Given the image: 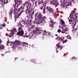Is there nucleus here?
<instances>
[{
	"label": "nucleus",
	"mask_w": 78,
	"mask_h": 78,
	"mask_svg": "<svg viewBox=\"0 0 78 78\" xmlns=\"http://www.w3.org/2000/svg\"><path fill=\"white\" fill-rule=\"evenodd\" d=\"M46 1H48L49 0H46Z\"/></svg>",
	"instance_id": "obj_52"
},
{
	"label": "nucleus",
	"mask_w": 78,
	"mask_h": 78,
	"mask_svg": "<svg viewBox=\"0 0 78 78\" xmlns=\"http://www.w3.org/2000/svg\"><path fill=\"white\" fill-rule=\"evenodd\" d=\"M19 45V44L18 41L15 42V43L13 44V46L15 48H17V47Z\"/></svg>",
	"instance_id": "obj_12"
},
{
	"label": "nucleus",
	"mask_w": 78,
	"mask_h": 78,
	"mask_svg": "<svg viewBox=\"0 0 78 78\" xmlns=\"http://www.w3.org/2000/svg\"><path fill=\"white\" fill-rule=\"evenodd\" d=\"M19 4H18L17 5V6H16V7L17 8H18V7H19Z\"/></svg>",
	"instance_id": "obj_43"
},
{
	"label": "nucleus",
	"mask_w": 78,
	"mask_h": 78,
	"mask_svg": "<svg viewBox=\"0 0 78 78\" xmlns=\"http://www.w3.org/2000/svg\"><path fill=\"white\" fill-rule=\"evenodd\" d=\"M6 26V24L5 23H4L3 24H0V27H5Z\"/></svg>",
	"instance_id": "obj_26"
},
{
	"label": "nucleus",
	"mask_w": 78,
	"mask_h": 78,
	"mask_svg": "<svg viewBox=\"0 0 78 78\" xmlns=\"http://www.w3.org/2000/svg\"><path fill=\"white\" fill-rule=\"evenodd\" d=\"M30 0L31 1V2H32L33 3L34 2V1H35V0Z\"/></svg>",
	"instance_id": "obj_41"
},
{
	"label": "nucleus",
	"mask_w": 78,
	"mask_h": 78,
	"mask_svg": "<svg viewBox=\"0 0 78 78\" xmlns=\"http://www.w3.org/2000/svg\"><path fill=\"white\" fill-rule=\"evenodd\" d=\"M7 44H8L9 43H10L9 42V40H8V41H7Z\"/></svg>",
	"instance_id": "obj_42"
},
{
	"label": "nucleus",
	"mask_w": 78,
	"mask_h": 78,
	"mask_svg": "<svg viewBox=\"0 0 78 78\" xmlns=\"http://www.w3.org/2000/svg\"><path fill=\"white\" fill-rule=\"evenodd\" d=\"M55 36H58V35H57V34H55Z\"/></svg>",
	"instance_id": "obj_51"
},
{
	"label": "nucleus",
	"mask_w": 78,
	"mask_h": 78,
	"mask_svg": "<svg viewBox=\"0 0 78 78\" xmlns=\"http://www.w3.org/2000/svg\"><path fill=\"white\" fill-rule=\"evenodd\" d=\"M17 9H16V7H14V12H16L17 11Z\"/></svg>",
	"instance_id": "obj_30"
},
{
	"label": "nucleus",
	"mask_w": 78,
	"mask_h": 78,
	"mask_svg": "<svg viewBox=\"0 0 78 78\" xmlns=\"http://www.w3.org/2000/svg\"><path fill=\"white\" fill-rule=\"evenodd\" d=\"M16 31V29L14 28V29L10 31L11 33L10 34V35H9V37H12L14 34V33H15Z\"/></svg>",
	"instance_id": "obj_8"
},
{
	"label": "nucleus",
	"mask_w": 78,
	"mask_h": 78,
	"mask_svg": "<svg viewBox=\"0 0 78 78\" xmlns=\"http://www.w3.org/2000/svg\"><path fill=\"white\" fill-rule=\"evenodd\" d=\"M61 42H58V44H60Z\"/></svg>",
	"instance_id": "obj_54"
},
{
	"label": "nucleus",
	"mask_w": 78,
	"mask_h": 78,
	"mask_svg": "<svg viewBox=\"0 0 78 78\" xmlns=\"http://www.w3.org/2000/svg\"><path fill=\"white\" fill-rule=\"evenodd\" d=\"M22 2V1H20V0H17V3H19V2H20V3H22V2Z\"/></svg>",
	"instance_id": "obj_33"
},
{
	"label": "nucleus",
	"mask_w": 78,
	"mask_h": 78,
	"mask_svg": "<svg viewBox=\"0 0 78 78\" xmlns=\"http://www.w3.org/2000/svg\"><path fill=\"white\" fill-rule=\"evenodd\" d=\"M56 46L57 47V48H56V49H57V48H60V47H61V45H58V44H57L56 45Z\"/></svg>",
	"instance_id": "obj_27"
},
{
	"label": "nucleus",
	"mask_w": 78,
	"mask_h": 78,
	"mask_svg": "<svg viewBox=\"0 0 78 78\" xmlns=\"http://www.w3.org/2000/svg\"><path fill=\"white\" fill-rule=\"evenodd\" d=\"M31 28H33V27H31Z\"/></svg>",
	"instance_id": "obj_55"
},
{
	"label": "nucleus",
	"mask_w": 78,
	"mask_h": 78,
	"mask_svg": "<svg viewBox=\"0 0 78 78\" xmlns=\"http://www.w3.org/2000/svg\"><path fill=\"white\" fill-rule=\"evenodd\" d=\"M60 23L62 25H65V22L64 21L62 20V19H60Z\"/></svg>",
	"instance_id": "obj_17"
},
{
	"label": "nucleus",
	"mask_w": 78,
	"mask_h": 78,
	"mask_svg": "<svg viewBox=\"0 0 78 78\" xmlns=\"http://www.w3.org/2000/svg\"><path fill=\"white\" fill-rule=\"evenodd\" d=\"M0 29H1V30H2V29H3V28L2 27H0Z\"/></svg>",
	"instance_id": "obj_49"
},
{
	"label": "nucleus",
	"mask_w": 78,
	"mask_h": 78,
	"mask_svg": "<svg viewBox=\"0 0 78 78\" xmlns=\"http://www.w3.org/2000/svg\"><path fill=\"white\" fill-rule=\"evenodd\" d=\"M61 48H60V50H61L62 49V48H62V46H60V47Z\"/></svg>",
	"instance_id": "obj_40"
},
{
	"label": "nucleus",
	"mask_w": 78,
	"mask_h": 78,
	"mask_svg": "<svg viewBox=\"0 0 78 78\" xmlns=\"http://www.w3.org/2000/svg\"><path fill=\"white\" fill-rule=\"evenodd\" d=\"M35 17H37V19L38 20V24H41L42 23H44L45 22V20L47 19V17L41 14V13H37V14L35 15Z\"/></svg>",
	"instance_id": "obj_1"
},
{
	"label": "nucleus",
	"mask_w": 78,
	"mask_h": 78,
	"mask_svg": "<svg viewBox=\"0 0 78 78\" xmlns=\"http://www.w3.org/2000/svg\"><path fill=\"white\" fill-rule=\"evenodd\" d=\"M75 11L74 10H73L71 12V13H70V14L72 18H73V23L74 24L72 27L73 30L74 29V28H75V26H76V22H77V21H76V20H77V18H78V17H77V16H76V14L75 13Z\"/></svg>",
	"instance_id": "obj_2"
},
{
	"label": "nucleus",
	"mask_w": 78,
	"mask_h": 78,
	"mask_svg": "<svg viewBox=\"0 0 78 78\" xmlns=\"http://www.w3.org/2000/svg\"><path fill=\"white\" fill-rule=\"evenodd\" d=\"M23 6H25V5H26V10H25V13L28 14V13L30 14L31 12V10L30 9H31V3H29L27 2H25L23 4Z\"/></svg>",
	"instance_id": "obj_4"
},
{
	"label": "nucleus",
	"mask_w": 78,
	"mask_h": 78,
	"mask_svg": "<svg viewBox=\"0 0 78 78\" xmlns=\"http://www.w3.org/2000/svg\"><path fill=\"white\" fill-rule=\"evenodd\" d=\"M55 23L53 22V21H51V22L50 24L49 25V27H51V28H53V27H54V25L55 24Z\"/></svg>",
	"instance_id": "obj_18"
},
{
	"label": "nucleus",
	"mask_w": 78,
	"mask_h": 78,
	"mask_svg": "<svg viewBox=\"0 0 78 78\" xmlns=\"http://www.w3.org/2000/svg\"><path fill=\"white\" fill-rule=\"evenodd\" d=\"M44 2L43 1V0H41L40 1L39 0V2H38V5H39L40 4H42V5H44Z\"/></svg>",
	"instance_id": "obj_19"
},
{
	"label": "nucleus",
	"mask_w": 78,
	"mask_h": 78,
	"mask_svg": "<svg viewBox=\"0 0 78 78\" xmlns=\"http://www.w3.org/2000/svg\"><path fill=\"white\" fill-rule=\"evenodd\" d=\"M67 39H70V40H71V37H70V36L68 35L67 36Z\"/></svg>",
	"instance_id": "obj_28"
},
{
	"label": "nucleus",
	"mask_w": 78,
	"mask_h": 78,
	"mask_svg": "<svg viewBox=\"0 0 78 78\" xmlns=\"http://www.w3.org/2000/svg\"><path fill=\"white\" fill-rule=\"evenodd\" d=\"M30 13H28V15H27V16H26L27 17H28V18H29V19H30V16H31V15H30Z\"/></svg>",
	"instance_id": "obj_29"
},
{
	"label": "nucleus",
	"mask_w": 78,
	"mask_h": 78,
	"mask_svg": "<svg viewBox=\"0 0 78 78\" xmlns=\"http://www.w3.org/2000/svg\"><path fill=\"white\" fill-rule=\"evenodd\" d=\"M46 9L49 11L50 13H54V9L51 8V7L47 6L46 7Z\"/></svg>",
	"instance_id": "obj_7"
},
{
	"label": "nucleus",
	"mask_w": 78,
	"mask_h": 78,
	"mask_svg": "<svg viewBox=\"0 0 78 78\" xmlns=\"http://www.w3.org/2000/svg\"><path fill=\"white\" fill-rule=\"evenodd\" d=\"M77 1H78V0H77Z\"/></svg>",
	"instance_id": "obj_56"
},
{
	"label": "nucleus",
	"mask_w": 78,
	"mask_h": 78,
	"mask_svg": "<svg viewBox=\"0 0 78 78\" xmlns=\"http://www.w3.org/2000/svg\"><path fill=\"white\" fill-rule=\"evenodd\" d=\"M17 0H15V2H17Z\"/></svg>",
	"instance_id": "obj_50"
},
{
	"label": "nucleus",
	"mask_w": 78,
	"mask_h": 78,
	"mask_svg": "<svg viewBox=\"0 0 78 78\" xmlns=\"http://www.w3.org/2000/svg\"><path fill=\"white\" fill-rule=\"evenodd\" d=\"M67 42V40H65L63 42V44H64V43H66Z\"/></svg>",
	"instance_id": "obj_36"
},
{
	"label": "nucleus",
	"mask_w": 78,
	"mask_h": 78,
	"mask_svg": "<svg viewBox=\"0 0 78 78\" xmlns=\"http://www.w3.org/2000/svg\"><path fill=\"white\" fill-rule=\"evenodd\" d=\"M44 32L47 36H51V34H50V32H48L46 31V30H44Z\"/></svg>",
	"instance_id": "obj_21"
},
{
	"label": "nucleus",
	"mask_w": 78,
	"mask_h": 78,
	"mask_svg": "<svg viewBox=\"0 0 78 78\" xmlns=\"http://www.w3.org/2000/svg\"><path fill=\"white\" fill-rule=\"evenodd\" d=\"M24 9H25V8L24 7H23L22 8V10H21V12H20L17 15H17H15V16H14V17L15 19H17V18H19V16H20V14L22 12H23L24 11Z\"/></svg>",
	"instance_id": "obj_9"
},
{
	"label": "nucleus",
	"mask_w": 78,
	"mask_h": 78,
	"mask_svg": "<svg viewBox=\"0 0 78 78\" xmlns=\"http://www.w3.org/2000/svg\"><path fill=\"white\" fill-rule=\"evenodd\" d=\"M12 13H11L10 14H9V19H12Z\"/></svg>",
	"instance_id": "obj_31"
},
{
	"label": "nucleus",
	"mask_w": 78,
	"mask_h": 78,
	"mask_svg": "<svg viewBox=\"0 0 78 78\" xmlns=\"http://www.w3.org/2000/svg\"><path fill=\"white\" fill-rule=\"evenodd\" d=\"M18 27H19L18 29V31L17 32L16 34L17 36H23L24 34V31L23 30V29L22 28V26L20 24V22H19L18 24Z\"/></svg>",
	"instance_id": "obj_3"
},
{
	"label": "nucleus",
	"mask_w": 78,
	"mask_h": 78,
	"mask_svg": "<svg viewBox=\"0 0 78 78\" xmlns=\"http://www.w3.org/2000/svg\"><path fill=\"white\" fill-rule=\"evenodd\" d=\"M15 4H14V8H16L17 5L18 4V3H17V1H15Z\"/></svg>",
	"instance_id": "obj_24"
},
{
	"label": "nucleus",
	"mask_w": 78,
	"mask_h": 78,
	"mask_svg": "<svg viewBox=\"0 0 78 78\" xmlns=\"http://www.w3.org/2000/svg\"><path fill=\"white\" fill-rule=\"evenodd\" d=\"M3 4H6L8 3V0H2Z\"/></svg>",
	"instance_id": "obj_22"
},
{
	"label": "nucleus",
	"mask_w": 78,
	"mask_h": 78,
	"mask_svg": "<svg viewBox=\"0 0 78 78\" xmlns=\"http://www.w3.org/2000/svg\"><path fill=\"white\" fill-rule=\"evenodd\" d=\"M2 0H0V4L2 5Z\"/></svg>",
	"instance_id": "obj_34"
},
{
	"label": "nucleus",
	"mask_w": 78,
	"mask_h": 78,
	"mask_svg": "<svg viewBox=\"0 0 78 78\" xmlns=\"http://www.w3.org/2000/svg\"><path fill=\"white\" fill-rule=\"evenodd\" d=\"M22 47H23V48H25L26 47L28 46V44L27 43L23 42L22 44Z\"/></svg>",
	"instance_id": "obj_13"
},
{
	"label": "nucleus",
	"mask_w": 78,
	"mask_h": 78,
	"mask_svg": "<svg viewBox=\"0 0 78 78\" xmlns=\"http://www.w3.org/2000/svg\"><path fill=\"white\" fill-rule=\"evenodd\" d=\"M17 59V58H15V61H16V59Z\"/></svg>",
	"instance_id": "obj_46"
},
{
	"label": "nucleus",
	"mask_w": 78,
	"mask_h": 78,
	"mask_svg": "<svg viewBox=\"0 0 78 78\" xmlns=\"http://www.w3.org/2000/svg\"><path fill=\"white\" fill-rule=\"evenodd\" d=\"M2 40H0V45H1V42H2ZM4 46H0V51H3V50L4 49Z\"/></svg>",
	"instance_id": "obj_16"
},
{
	"label": "nucleus",
	"mask_w": 78,
	"mask_h": 78,
	"mask_svg": "<svg viewBox=\"0 0 78 78\" xmlns=\"http://www.w3.org/2000/svg\"><path fill=\"white\" fill-rule=\"evenodd\" d=\"M51 4H52L54 5H55V6L56 7L58 5H59V2H58L57 0H52V1L50 2Z\"/></svg>",
	"instance_id": "obj_6"
},
{
	"label": "nucleus",
	"mask_w": 78,
	"mask_h": 78,
	"mask_svg": "<svg viewBox=\"0 0 78 78\" xmlns=\"http://www.w3.org/2000/svg\"><path fill=\"white\" fill-rule=\"evenodd\" d=\"M37 22V21L36 22V21L35 20V21H34L33 22V23H34H34H37V22Z\"/></svg>",
	"instance_id": "obj_38"
},
{
	"label": "nucleus",
	"mask_w": 78,
	"mask_h": 78,
	"mask_svg": "<svg viewBox=\"0 0 78 78\" xmlns=\"http://www.w3.org/2000/svg\"><path fill=\"white\" fill-rule=\"evenodd\" d=\"M66 31H67V29L64 28L62 29L61 32L62 33H65Z\"/></svg>",
	"instance_id": "obj_20"
},
{
	"label": "nucleus",
	"mask_w": 78,
	"mask_h": 78,
	"mask_svg": "<svg viewBox=\"0 0 78 78\" xmlns=\"http://www.w3.org/2000/svg\"><path fill=\"white\" fill-rule=\"evenodd\" d=\"M69 18H69V17H68V19L69 20V22L70 23H71L73 22V18H72V17L71 14H70L69 15Z\"/></svg>",
	"instance_id": "obj_14"
},
{
	"label": "nucleus",
	"mask_w": 78,
	"mask_h": 78,
	"mask_svg": "<svg viewBox=\"0 0 78 78\" xmlns=\"http://www.w3.org/2000/svg\"><path fill=\"white\" fill-rule=\"evenodd\" d=\"M22 5L18 9V12H19V11H21L22 9Z\"/></svg>",
	"instance_id": "obj_23"
},
{
	"label": "nucleus",
	"mask_w": 78,
	"mask_h": 78,
	"mask_svg": "<svg viewBox=\"0 0 78 78\" xmlns=\"http://www.w3.org/2000/svg\"><path fill=\"white\" fill-rule=\"evenodd\" d=\"M72 59H76V58L75 57H73V58H72Z\"/></svg>",
	"instance_id": "obj_37"
},
{
	"label": "nucleus",
	"mask_w": 78,
	"mask_h": 78,
	"mask_svg": "<svg viewBox=\"0 0 78 78\" xmlns=\"http://www.w3.org/2000/svg\"><path fill=\"white\" fill-rule=\"evenodd\" d=\"M56 39L57 40H58H58H59V41H60V40L62 41V38H61V37H59L58 36L56 38Z\"/></svg>",
	"instance_id": "obj_25"
},
{
	"label": "nucleus",
	"mask_w": 78,
	"mask_h": 78,
	"mask_svg": "<svg viewBox=\"0 0 78 78\" xmlns=\"http://www.w3.org/2000/svg\"><path fill=\"white\" fill-rule=\"evenodd\" d=\"M8 43H7V44H6L7 45H8Z\"/></svg>",
	"instance_id": "obj_53"
},
{
	"label": "nucleus",
	"mask_w": 78,
	"mask_h": 78,
	"mask_svg": "<svg viewBox=\"0 0 78 78\" xmlns=\"http://www.w3.org/2000/svg\"><path fill=\"white\" fill-rule=\"evenodd\" d=\"M69 1L67 2H65V3L64 4V5H62L63 8H66L67 6H69V5H71L72 3V1L71 0H68Z\"/></svg>",
	"instance_id": "obj_5"
},
{
	"label": "nucleus",
	"mask_w": 78,
	"mask_h": 78,
	"mask_svg": "<svg viewBox=\"0 0 78 78\" xmlns=\"http://www.w3.org/2000/svg\"><path fill=\"white\" fill-rule=\"evenodd\" d=\"M16 14V12H13V14H14V15H15V14Z\"/></svg>",
	"instance_id": "obj_45"
},
{
	"label": "nucleus",
	"mask_w": 78,
	"mask_h": 78,
	"mask_svg": "<svg viewBox=\"0 0 78 78\" xmlns=\"http://www.w3.org/2000/svg\"><path fill=\"white\" fill-rule=\"evenodd\" d=\"M78 30V28H76L75 29V30Z\"/></svg>",
	"instance_id": "obj_47"
},
{
	"label": "nucleus",
	"mask_w": 78,
	"mask_h": 78,
	"mask_svg": "<svg viewBox=\"0 0 78 78\" xmlns=\"http://www.w3.org/2000/svg\"><path fill=\"white\" fill-rule=\"evenodd\" d=\"M56 53H58V50H56Z\"/></svg>",
	"instance_id": "obj_44"
},
{
	"label": "nucleus",
	"mask_w": 78,
	"mask_h": 78,
	"mask_svg": "<svg viewBox=\"0 0 78 78\" xmlns=\"http://www.w3.org/2000/svg\"><path fill=\"white\" fill-rule=\"evenodd\" d=\"M20 24H21L22 26L23 25H27V21H25L24 20H22L21 21H20Z\"/></svg>",
	"instance_id": "obj_10"
},
{
	"label": "nucleus",
	"mask_w": 78,
	"mask_h": 78,
	"mask_svg": "<svg viewBox=\"0 0 78 78\" xmlns=\"http://www.w3.org/2000/svg\"><path fill=\"white\" fill-rule=\"evenodd\" d=\"M62 0V4H61V6H62L63 5H64V3H67V2H68L69 0Z\"/></svg>",
	"instance_id": "obj_15"
},
{
	"label": "nucleus",
	"mask_w": 78,
	"mask_h": 78,
	"mask_svg": "<svg viewBox=\"0 0 78 78\" xmlns=\"http://www.w3.org/2000/svg\"><path fill=\"white\" fill-rule=\"evenodd\" d=\"M21 2H19V5H21V4L22 3V1H21Z\"/></svg>",
	"instance_id": "obj_39"
},
{
	"label": "nucleus",
	"mask_w": 78,
	"mask_h": 78,
	"mask_svg": "<svg viewBox=\"0 0 78 78\" xmlns=\"http://www.w3.org/2000/svg\"><path fill=\"white\" fill-rule=\"evenodd\" d=\"M7 31H9V30H8V28H7Z\"/></svg>",
	"instance_id": "obj_48"
},
{
	"label": "nucleus",
	"mask_w": 78,
	"mask_h": 78,
	"mask_svg": "<svg viewBox=\"0 0 78 78\" xmlns=\"http://www.w3.org/2000/svg\"><path fill=\"white\" fill-rule=\"evenodd\" d=\"M58 33H61V29H59L58 30Z\"/></svg>",
	"instance_id": "obj_32"
},
{
	"label": "nucleus",
	"mask_w": 78,
	"mask_h": 78,
	"mask_svg": "<svg viewBox=\"0 0 78 78\" xmlns=\"http://www.w3.org/2000/svg\"><path fill=\"white\" fill-rule=\"evenodd\" d=\"M33 13H34V12H32V14H30V17H32V16H33Z\"/></svg>",
	"instance_id": "obj_35"
},
{
	"label": "nucleus",
	"mask_w": 78,
	"mask_h": 78,
	"mask_svg": "<svg viewBox=\"0 0 78 78\" xmlns=\"http://www.w3.org/2000/svg\"><path fill=\"white\" fill-rule=\"evenodd\" d=\"M43 5L41 6V9H43L44 11H45V9H46V7L45 6H47V5L46 4L44 3V4H42Z\"/></svg>",
	"instance_id": "obj_11"
}]
</instances>
